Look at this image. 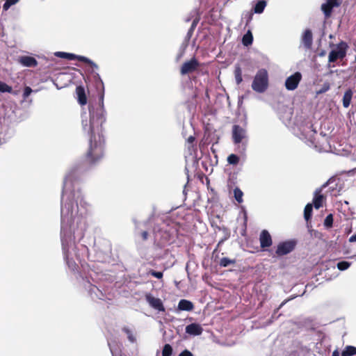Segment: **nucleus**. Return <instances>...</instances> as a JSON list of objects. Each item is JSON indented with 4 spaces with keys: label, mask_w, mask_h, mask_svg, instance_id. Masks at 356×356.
I'll use <instances>...</instances> for the list:
<instances>
[{
    "label": "nucleus",
    "mask_w": 356,
    "mask_h": 356,
    "mask_svg": "<svg viewBox=\"0 0 356 356\" xmlns=\"http://www.w3.org/2000/svg\"><path fill=\"white\" fill-rule=\"evenodd\" d=\"M301 44L306 50H309L313 44V34L312 30L307 29L304 31L300 38Z\"/></svg>",
    "instance_id": "nucleus-9"
},
{
    "label": "nucleus",
    "mask_w": 356,
    "mask_h": 356,
    "mask_svg": "<svg viewBox=\"0 0 356 356\" xmlns=\"http://www.w3.org/2000/svg\"><path fill=\"white\" fill-rule=\"evenodd\" d=\"M267 3L265 0H257V2L255 3L253 10L255 13L261 14L264 12Z\"/></svg>",
    "instance_id": "nucleus-21"
},
{
    "label": "nucleus",
    "mask_w": 356,
    "mask_h": 356,
    "mask_svg": "<svg viewBox=\"0 0 356 356\" xmlns=\"http://www.w3.org/2000/svg\"><path fill=\"white\" fill-rule=\"evenodd\" d=\"M353 97V91L350 89L347 90L343 97V106L344 108H348L350 104Z\"/></svg>",
    "instance_id": "nucleus-22"
},
{
    "label": "nucleus",
    "mask_w": 356,
    "mask_h": 356,
    "mask_svg": "<svg viewBox=\"0 0 356 356\" xmlns=\"http://www.w3.org/2000/svg\"><path fill=\"white\" fill-rule=\"evenodd\" d=\"M150 274L157 279H161L163 277V273L161 271H156L152 270L150 271Z\"/></svg>",
    "instance_id": "nucleus-38"
},
{
    "label": "nucleus",
    "mask_w": 356,
    "mask_h": 356,
    "mask_svg": "<svg viewBox=\"0 0 356 356\" xmlns=\"http://www.w3.org/2000/svg\"><path fill=\"white\" fill-rule=\"evenodd\" d=\"M260 247L262 249L269 248L273 244L272 237L266 229H264L261 232L259 235Z\"/></svg>",
    "instance_id": "nucleus-11"
},
{
    "label": "nucleus",
    "mask_w": 356,
    "mask_h": 356,
    "mask_svg": "<svg viewBox=\"0 0 356 356\" xmlns=\"http://www.w3.org/2000/svg\"><path fill=\"white\" fill-rule=\"evenodd\" d=\"M181 56V54L178 56L177 59H179Z\"/></svg>",
    "instance_id": "nucleus-57"
},
{
    "label": "nucleus",
    "mask_w": 356,
    "mask_h": 356,
    "mask_svg": "<svg viewBox=\"0 0 356 356\" xmlns=\"http://www.w3.org/2000/svg\"><path fill=\"white\" fill-rule=\"evenodd\" d=\"M234 76H235V80H236V84L237 85L241 84V82L243 81V78H242V70L239 65H236L235 67Z\"/></svg>",
    "instance_id": "nucleus-27"
},
{
    "label": "nucleus",
    "mask_w": 356,
    "mask_h": 356,
    "mask_svg": "<svg viewBox=\"0 0 356 356\" xmlns=\"http://www.w3.org/2000/svg\"><path fill=\"white\" fill-rule=\"evenodd\" d=\"M349 241L351 243L356 242V233L349 238Z\"/></svg>",
    "instance_id": "nucleus-47"
},
{
    "label": "nucleus",
    "mask_w": 356,
    "mask_h": 356,
    "mask_svg": "<svg viewBox=\"0 0 356 356\" xmlns=\"http://www.w3.org/2000/svg\"><path fill=\"white\" fill-rule=\"evenodd\" d=\"M76 93L78 97V102L81 105H85L87 103L85 89L83 86H79L76 88Z\"/></svg>",
    "instance_id": "nucleus-18"
},
{
    "label": "nucleus",
    "mask_w": 356,
    "mask_h": 356,
    "mask_svg": "<svg viewBox=\"0 0 356 356\" xmlns=\"http://www.w3.org/2000/svg\"><path fill=\"white\" fill-rule=\"evenodd\" d=\"M84 249H85V250H86V251L88 250V248H87V247H86V246L84 247Z\"/></svg>",
    "instance_id": "nucleus-59"
},
{
    "label": "nucleus",
    "mask_w": 356,
    "mask_h": 356,
    "mask_svg": "<svg viewBox=\"0 0 356 356\" xmlns=\"http://www.w3.org/2000/svg\"><path fill=\"white\" fill-rule=\"evenodd\" d=\"M334 7L325 2L321 5V10L323 11L326 19L329 18L332 13Z\"/></svg>",
    "instance_id": "nucleus-23"
},
{
    "label": "nucleus",
    "mask_w": 356,
    "mask_h": 356,
    "mask_svg": "<svg viewBox=\"0 0 356 356\" xmlns=\"http://www.w3.org/2000/svg\"><path fill=\"white\" fill-rule=\"evenodd\" d=\"M313 211V205L311 203L307 204L304 209V218L306 221H309L312 218Z\"/></svg>",
    "instance_id": "nucleus-25"
},
{
    "label": "nucleus",
    "mask_w": 356,
    "mask_h": 356,
    "mask_svg": "<svg viewBox=\"0 0 356 356\" xmlns=\"http://www.w3.org/2000/svg\"><path fill=\"white\" fill-rule=\"evenodd\" d=\"M185 332L191 336H199L202 334L203 328L201 325L196 323H193L186 325Z\"/></svg>",
    "instance_id": "nucleus-14"
},
{
    "label": "nucleus",
    "mask_w": 356,
    "mask_h": 356,
    "mask_svg": "<svg viewBox=\"0 0 356 356\" xmlns=\"http://www.w3.org/2000/svg\"><path fill=\"white\" fill-rule=\"evenodd\" d=\"M178 356H193V354L187 349L181 351Z\"/></svg>",
    "instance_id": "nucleus-43"
},
{
    "label": "nucleus",
    "mask_w": 356,
    "mask_h": 356,
    "mask_svg": "<svg viewBox=\"0 0 356 356\" xmlns=\"http://www.w3.org/2000/svg\"><path fill=\"white\" fill-rule=\"evenodd\" d=\"M19 63L25 67H32L38 65L37 60L32 56H24L19 58Z\"/></svg>",
    "instance_id": "nucleus-16"
},
{
    "label": "nucleus",
    "mask_w": 356,
    "mask_h": 356,
    "mask_svg": "<svg viewBox=\"0 0 356 356\" xmlns=\"http://www.w3.org/2000/svg\"><path fill=\"white\" fill-rule=\"evenodd\" d=\"M289 300H284L280 305V306L274 311V314L273 315V316L278 312L279 309H280Z\"/></svg>",
    "instance_id": "nucleus-44"
},
{
    "label": "nucleus",
    "mask_w": 356,
    "mask_h": 356,
    "mask_svg": "<svg viewBox=\"0 0 356 356\" xmlns=\"http://www.w3.org/2000/svg\"><path fill=\"white\" fill-rule=\"evenodd\" d=\"M195 140V137L193 136H190L188 139H187V141L189 144H193V142Z\"/></svg>",
    "instance_id": "nucleus-46"
},
{
    "label": "nucleus",
    "mask_w": 356,
    "mask_h": 356,
    "mask_svg": "<svg viewBox=\"0 0 356 356\" xmlns=\"http://www.w3.org/2000/svg\"><path fill=\"white\" fill-rule=\"evenodd\" d=\"M145 300L151 307L159 312H163L165 310L161 299L152 296L150 293H147L145 295Z\"/></svg>",
    "instance_id": "nucleus-10"
},
{
    "label": "nucleus",
    "mask_w": 356,
    "mask_h": 356,
    "mask_svg": "<svg viewBox=\"0 0 356 356\" xmlns=\"http://www.w3.org/2000/svg\"><path fill=\"white\" fill-rule=\"evenodd\" d=\"M54 55L56 57L65 58L69 60H78L86 63L89 64L94 69H98V65L95 63L92 60L83 56H79L72 53H67L63 51H56Z\"/></svg>",
    "instance_id": "nucleus-4"
},
{
    "label": "nucleus",
    "mask_w": 356,
    "mask_h": 356,
    "mask_svg": "<svg viewBox=\"0 0 356 356\" xmlns=\"http://www.w3.org/2000/svg\"><path fill=\"white\" fill-rule=\"evenodd\" d=\"M351 264L346 261H341L337 263V268L339 270H347Z\"/></svg>",
    "instance_id": "nucleus-35"
},
{
    "label": "nucleus",
    "mask_w": 356,
    "mask_h": 356,
    "mask_svg": "<svg viewBox=\"0 0 356 356\" xmlns=\"http://www.w3.org/2000/svg\"><path fill=\"white\" fill-rule=\"evenodd\" d=\"M86 289L88 291V293L92 299L104 300L105 298L104 293L96 286L91 284L89 282L86 285Z\"/></svg>",
    "instance_id": "nucleus-12"
},
{
    "label": "nucleus",
    "mask_w": 356,
    "mask_h": 356,
    "mask_svg": "<svg viewBox=\"0 0 356 356\" xmlns=\"http://www.w3.org/2000/svg\"><path fill=\"white\" fill-rule=\"evenodd\" d=\"M198 22H199V17H196L195 19H194L193 20L190 29H188L187 34L184 38V43H185L186 47L188 45V42L190 40V39L191 38V37L193 34L194 30H195V27L197 26Z\"/></svg>",
    "instance_id": "nucleus-19"
},
{
    "label": "nucleus",
    "mask_w": 356,
    "mask_h": 356,
    "mask_svg": "<svg viewBox=\"0 0 356 356\" xmlns=\"http://www.w3.org/2000/svg\"><path fill=\"white\" fill-rule=\"evenodd\" d=\"M327 185V183L324 184L321 188H317L314 192L312 205L316 209H318L319 208H321L323 206V201L324 200V196H323V195L321 194V192H322V188L324 187H326Z\"/></svg>",
    "instance_id": "nucleus-13"
},
{
    "label": "nucleus",
    "mask_w": 356,
    "mask_h": 356,
    "mask_svg": "<svg viewBox=\"0 0 356 356\" xmlns=\"http://www.w3.org/2000/svg\"><path fill=\"white\" fill-rule=\"evenodd\" d=\"M332 356H340L339 352L337 350H334Z\"/></svg>",
    "instance_id": "nucleus-49"
},
{
    "label": "nucleus",
    "mask_w": 356,
    "mask_h": 356,
    "mask_svg": "<svg viewBox=\"0 0 356 356\" xmlns=\"http://www.w3.org/2000/svg\"><path fill=\"white\" fill-rule=\"evenodd\" d=\"M333 38V35H330V38Z\"/></svg>",
    "instance_id": "nucleus-58"
},
{
    "label": "nucleus",
    "mask_w": 356,
    "mask_h": 356,
    "mask_svg": "<svg viewBox=\"0 0 356 356\" xmlns=\"http://www.w3.org/2000/svg\"><path fill=\"white\" fill-rule=\"evenodd\" d=\"M216 228L218 230H222L223 231L224 234H225V236L222 239H221L219 243H218V245H220L221 243H222L225 241H226L227 239H228L229 238V236H230V233L229 232V229L225 227H220V226H216Z\"/></svg>",
    "instance_id": "nucleus-31"
},
{
    "label": "nucleus",
    "mask_w": 356,
    "mask_h": 356,
    "mask_svg": "<svg viewBox=\"0 0 356 356\" xmlns=\"http://www.w3.org/2000/svg\"><path fill=\"white\" fill-rule=\"evenodd\" d=\"M242 149L243 151L245 150V145L244 144L242 145Z\"/></svg>",
    "instance_id": "nucleus-53"
},
{
    "label": "nucleus",
    "mask_w": 356,
    "mask_h": 356,
    "mask_svg": "<svg viewBox=\"0 0 356 356\" xmlns=\"http://www.w3.org/2000/svg\"><path fill=\"white\" fill-rule=\"evenodd\" d=\"M150 220H151V218H149L147 221H145V222H144V225H146V224L149 223V222L150 221Z\"/></svg>",
    "instance_id": "nucleus-52"
},
{
    "label": "nucleus",
    "mask_w": 356,
    "mask_h": 356,
    "mask_svg": "<svg viewBox=\"0 0 356 356\" xmlns=\"http://www.w3.org/2000/svg\"><path fill=\"white\" fill-rule=\"evenodd\" d=\"M232 140L234 144H240L243 140L247 138V131L245 128L238 124L232 127Z\"/></svg>",
    "instance_id": "nucleus-6"
},
{
    "label": "nucleus",
    "mask_w": 356,
    "mask_h": 356,
    "mask_svg": "<svg viewBox=\"0 0 356 356\" xmlns=\"http://www.w3.org/2000/svg\"><path fill=\"white\" fill-rule=\"evenodd\" d=\"M140 223L136 222L135 226H136V229L137 230H138L140 229Z\"/></svg>",
    "instance_id": "nucleus-51"
},
{
    "label": "nucleus",
    "mask_w": 356,
    "mask_h": 356,
    "mask_svg": "<svg viewBox=\"0 0 356 356\" xmlns=\"http://www.w3.org/2000/svg\"><path fill=\"white\" fill-rule=\"evenodd\" d=\"M140 235L143 238V240L145 241L148 238V232L147 231H141Z\"/></svg>",
    "instance_id": "nucleus-45"
},
{
    "label": "nucleus",
    "mask_w": 356,
    "mask_h": 356,
    "mask_svg": "<svg viewBox=\"0 0 356 356\" xmlns=\"http://www.w3.org/2000/svg\"><path fill=\"white\" fill-rule=\"evenodd\" d=\"M330 47H334V44L331 43ZM348 46L346 42L341 41L338 43L335 48L333 49L329 54L328 63H334L338 59H343L346 56L347 49ZM328 67H330V65L328 64Z\"/></svg>",
    "instance_id": "nucleus-3"
},
{
    "label": "nucleus",
    "mask_w": 356,
    "mask_h": 356,
    "mask_svg": "<svg viewBox=\"0 0 356 356\" xmlns=\"http://www.w3.org/2000/svg\"><path fill=\"white\" fill-rule=\"evenodd\" d=\"M0 92H8V93H13L14 95H16V92L13 91V88L11 86H8L6 83L0 81Z\"/></svg>",
    "instance_id": "nucleus-28"
},
{
    "label": "nucleus",
    "mask_w": 356,
    "mask_h": 356,
    "mask_svg": "<svg viewBox=\"0 0 356 356\" xmlns=\"http://www.w3.org/2000/svg\"><path fill=\"white\" fill-rule=\"evenodd\" d=\"M19 1V0H6L3 5V10L5 11L8 10L12 6L16 4Z\"/></svg>",
    "instance_id": "nucleus-36"
},
{
    "label": "nucleus",
    "mask_w": 356,
    "mask_h": 356,
    "mask_svg": "<svg viewBox=\"0 0 356 356\" xmlns=\"http://www.w3.org/2000/svg\"><path fill=\"white\" fill-rule=\"evenodd\" d=\"M326 2H327L330 5H331L332 7H338L341 4V0H326Z\"/></svg>",
    "instance_id": "nucleus-39"
},
{
    "label": "nucleus",
    "mask_w": 356,
    "mask_h": 356,
    "mask_svg": "<svg viewBox=\"0 0 356 356\" xmlns=\"http://www.w3.org/2000/svg\"><path fill=\"white\" fill-rule=\"evenodd\" d=\"M292 115V111L291 109L289 110V112L287 113V120H290Z\"/></svg>",
    "instance_id": "nucleus-48"
},
{
    "label": "nucleus",
    "mask_w": 356,
    "mask_h": 356,
    "mask_svg": "<svg viewBox=\"0 0 356 356\" xmlns=\"http://www.w3.org/2000/svg\"><path fill=\"white\" fill-rule=\"evenodd\" d=\"M333 225V216L332 213L328 214L324 220V226L330 228Z\"/></svg>",
    "instance_id": "nucleus-34"
},
{
    "label": "nucleus",
    "mask_w": 356,
    "mask_h": 356,
    "mask_svg": "<svg viewBox=\"0 0 356 356\" xmlns=\"http://www.w3.org/2000/svg\"><path fill=\"white\" fill-rule=\"evenodd\" d=\"M309 129H310L309 130V133H310V135H309V140L311 141H312V138L313 136L316 134V131L315 129H313V125L312 124H309Z\"/></svg>",
    "instance_id": "nucleus-42"
},
{
    "label": "nucleus",
    "mask_w": 356,
    "mask_h": 356,
    "mask_svg": "<svg viewBox=\"0 0 356 356\" xmlns=\"http://www.w3.org/2000/svg\"><path fill=\"white\" fill-rule=\"evenodd\" d=\"M356 355V347L347 346L341 352V356H353Z\"/></svg>",
    "instance_id": "nucleus-26"
},
{
    "label": "nucleus",
    "mask_w": 356,
    "mask_h": 356,
    "mask_svg": "<svg viewBox=\"0 0 356 356\" xmlns=\"http://www.w3.org/2000/svg\"><path fill=\"white\" fill-rule=\"evenodd\" d=\"M252 88L258 93L264 92L268 87V74L265 69L257 71L252 83Z\"/></svg>",
    "instance_id": "nucleus-2"
},
{
    "label": "nucleus",
    "mask_w": 356,
    "mask_h": 356,
    "mask_svg": "<svg viewBox=\"0 0 356 356\" xmlns=\"http://www.w3.org/2000/svg\"><path fill=\"white\" fill-rule=\"evenodd\" d=\"M302 79V74L299 72L289 76L285 81V87L288 90H294L297 88Z\"/></svg>",
    "instance_id": "nucleus-7"
},
{
    "label": "nucleus",
    "mask_w": 356,
    "mask_h": 356,
    "mask_svg": "<svg viewBox=\"0 0 356 356\" xmlns=\"http://www.w3.org/2000/svg\"><path fill=\"white\" fill-rule=\"evenodd\" d=\"M190 20H191V19H190V18H187V19H186V22H188Z\"/></svg>",
    "instance_id": "nucleus-55"
},
{
    "label": "nucleus",
    "mask_w": 356,
    "mask_h": 356,
    "mask_svg": "<svg viewBox=\"0 0 356 356\" xmlns=\"http://www.w3.org/2000/svg\"><path fill=\"white\" fill-rule=\"evenodd\" d=\"M236 263V259H231L228 257H222L220 259L219 265L221 267H228L231 264H234Z\"/></svg>",
    "instance_id": "nucleus-29"
},
{
    "label": "nucleus",
    "mask_w": 356,
    "mask_h": 356,
    "mask_svg": "<svg viewBox=\"0 0 356 356\" xmlns=\"http://www.w3.org/2000/svg\"><path fill=\"white\" fill-rule=\"evenodd\" d=\"M325 54H326V51H325V50H322V51L319 53V56L322 57V56H324Z\"/></svg>",
    "instance_id": "nucleus-50"
},
{
    "label": "nucleus",
    "mask_w": 356,
    "mask_h": 356,
    "mask_svg": "<svg viewBox=\"0 0 356 356\" xmlns=\"http://www.w3.org/2000/svg\"><path fill=\"white\" fill-rule=\"evenodd\" d=\"M108 346L111 350V353L112 354V356H121L118 353L116 348H114V347L111 345L110 342L108 343Z\"/></svg>",
    "instance_id": "nucleus-40"
},
{
    "label": "nucleus",
    "mask_w": 356,
    "mask_h": 356,
    "mask_svg": "<svg viewBox=\"0 0 356 356\" xmlns=\"http://www.w3.org/2000/svg\"><path fill=\"white\" fill-rule=\"evenodd\" d=\"M173 350L171 345L169 343H166L164 345L162 350V356H171L172 354Z\"/></svg>",
    "instance_id": "nucleus-32"
},
{
    "label": "nucleus",
    "mask_w": 356,
    "mask_h": 356,
    "mask_svg": "<svg viewBox=\"0 0 356 356\" xmlns=\"http://www.w3.org/2000/svg\"><path fill=\"white\" fill-rule=\"evenodd\" d=\"M253 36L250 31H248L242 38V43L244 46L248 47L252 44Z\"/></svg>",
    "instance_id": "nucleus-24"
},
{
    "label": "nucleus",
    "mask_w": 356,
    "mask_h": 356,
    "mask_svg": "<svg viewBox=\"0 0 356 356\" xmlns=\"http://www.w3.org/2000/svg\"><path fill=\"white\" fill-rule=\"evenodd\" d=\"M247 222H248V216H247V213L246 211L244 210L243 211V232H245L246 231V228H247Z\"/></svg>",
    "instance_id": "nucleus-41"
},
{
    "label": "nucleus",
    "mask_w": 356,
    "mask_h": 356,
    "mask_svg": "<svg viewBox=\"0 0 356 356\" xmlns=\"http://www.w3.org/2000/svg\"><path fill=\"white\" fill-rule=\"evenodd\" d=\"M33 90L29 86H26L24 89L23 92V99L25 100L32 92Z\"/></svg>",
    "instance_id": "nucleus-37"
},
{
    "label": "nucleus",
    "mask_w": 356,
    "mask_h": 356,
    "mask_svg": "<svg viewBox=\"0 0 356 356\" xmlns=\"http://www.w3.org/2000/svg\"><path fill=\"white\" fill-rule=\"evenodd\" d=\"M96 76L98 77V79H100V76H99V74H97Z\"/></svg>",
    "instance_id": "nucleus-56"
},
{
    "label": "nucleus",
    "mask_w": 356,
    "mask_h": 356,
    "mask_svg": "<svg viewBox=\"0 0 356 356\" xmlns=\"http://www.w3.org/2000/svg\"><path fill=\"white\" fill-rule=\"evenodd\" d=\"M122 331L123 333H124L126 334L127 339L130 343H136V341H137L136 332L134 327L125 325V326L122 327Z\"/></svg>",
    "instance_id": "nucleus-15"
},
{
    "label": "nucleus",
    "mask_w": 356,
    "mask_h": 356,
    "mask_svg": "<svg viewBox=\"0 0 356 356\" xmlns=\"http://www.w3.org/2000/svg\"><path fill=\"white\" fill-rule=\"evenodd\" d=\"M154 235V241L158 242L161 245H163L166 241L167 238V234L164 232V235H162V232L159 230L158 232L156 231V229L154 228L153 230Z\"/></svg>",
    "instance_id": "nucleus-20"
},
{
    "label": "nucleus",
    "mask_w": 356,
    "mask_h": 356,
    "mask_svg": "<svg viewBox=\"0 0 356 356\" xmlns=\"http://www.w3.org/2000/svg\"><path fill=\"white\" fill-rule=\"evenodd\" d=\"M194 308L193 302L190 300L182 299L179 300L177 306V309L180 311H191Z\"/></svg>",
    "instance_id": "nucleus-17"
},
{
    "label": "nucleus",
    "mask_w": 356,
    "mask_h": 356,
    "mask_svg": "<svg viewBox=\"0 0 356 356\" xmlns=\"http://www.w3.org/2000/svg\"><path fill=\"white\" fill-rule=\"evenodd\" d=\"M84 132L90 136L89 149L84 161L74 164L66 174L62 190L60 206V241L64 259L69 268L76 270L72 258L76 240L84 236L87 229L86 218L90 204L85 200L77 186L79 176L95 165L104 156V137L102 125H82Z\"/></svg>",
    "instance_id": "nucleus-1"
},
{
    "label": "nucleus",
    "mask_w": 356,
    "mask_h": 356,
    "mask_svg": "<svg viewBox=\"0 0 356 356\" xmlns=\"http://www.w3.org/2000/svg\"><path fill=\"white\" fill-rule=\"evenodd\" d=\"M296 240H288L280 242L277 247L275 254L279 256H284L291 253L296 248Z\"/></svg>",
    "instance_id": "nucleus-5"
},
{
    "label": "nucleus",
    "mask_w": 356,
    "mask_h": 356,
    "mask_svg": "<svg viewBox=\"0 0 356 356\" xmlns=\"http://www.w3.org/2000/svg\"><path fill=\"white\" fill-rule=\"evenodd\" d=\"M234 196L238 203L243 202V193L239 188L236 187L234 189Z\"/></svg>",
    "instance_id": "nucleus-30"
},
{
    "label": "nucleus",
    "mask_w": 356,
    "mask_h": 356,
    "mask_svg": "<svg viewBox=\"0 0 356 356\" xmlns=\"http://www.w3.org/2000/svg\"><path fill=\"white\" fill-rule=\"evenodd\" d=\"M350 258L356 259V254L355 255L350 257Z\"/></svg>",
    "instance_id": "nucleus-54"
},
{
    "label": "nucleus",
    "mask_w": 356,
    "mask_h": 356,
    "mask_svg": "<svg viewBox=\"0 0 356 356\" xmlns=\"http://www.w3.org/2000/svg\"><path fill=\"white\" fill-rule=\"evenodd\" d=\"M227 162L231 165H237L239 162V157L236 154H231L227 157Z\"/></svg>",
    "instance_id": "nucleus-33"
},
{
    "label": "nucleus",
    "mask_w": 356,
    "mask_h": 356,
    "mask_svg": "<svg viewBox=\"0 0 356 356\" xmlns=\"http://www.w3.org/2000/svg\"><path fill=\"white\" fill-rule=\"evenodd\" d=\"M199 66V63L196 58H193L190 60L183 63L180 69V74L186 75L195 72Z\"/></svg>",
    "instance_id": "nucleus-8"
}]
</instances>
